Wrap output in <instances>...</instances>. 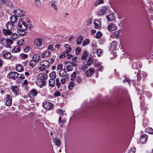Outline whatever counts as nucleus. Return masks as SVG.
I'll return each instance as SVG.
<instances>
[{
    "mask_svg": "<svg viewBox=\"0 0 153 153\" xmlns=\"http://www.w3.org/2000/svg\"><path fill=\"white\" fill-rule=\"evenodd\" d=\"M13 24L12 22H10L7 23V30L5 29L3 30V33L4 35H10L12 33L11 30L13 29Z\"/></svg>",
    "mask_w": 153,
    "mask_h": 153,
    "instance_id": "f257e3e1",
    "label": "nucleus"
},
{
    "mask_svg": "<svg viewBox=\"0 0 153 153\" xmlns=\"http://www.w3.org/2000/svg\"><path fill=\"white\" fill-rule=\"evenodd\" d=\"M13 43V41L9 39H4L1 41V43L3 46L6 48H9L10 46Z\"/></svg>",
    "mask_w": 153,
    "mask_h": 153,
    "instance_id": "f03ea898",
    "label": "nucleus"
},
{
    "mask_svg": "<svg viewBox=\"0 0 153 153\" xmlns=\"http://www.w3.org/2000/svg\"><path fill=\"white\" fill-rule=\"evenodd\" d=\"M18 28L23 29V30H27V25L25 22H24V20L22 19H20L19 22L18 23Z\"/></svg>",
    "mask_w": 153,
    "mask_h": 153,
    "instance_id": "7ed1b4c3",
    "label": "nucleus"
},
{
    "mask_svg": "<svg viewBox=\"0 0 153 153\" xmlns=\"http://www.w3.org/2000/svg\"><path fill=\"white\" fill-rule=\"evenodd\" d=\"M15 15L17 16L21 17L23 16L25 14V11L20 9H17L13 11Z\"/></svg>",
    "mask_w": 153,
    "mask_h": 153,
    "instance_id": "20e7f679",
    "label": "nucleus"
},
{
    "mask_svg": "<svg viewBox=\"0 0 153 153\" xmlns=\"http://www.w3.org/2000/svg\"><path fill=\"white\" fill-rule=\"evenodd\" d=\"M1 55L3 58L6 59H9L12 56L11 53L9 52H7L6 50L2 51L1 52Z\"/></svg>",
    "mask_w": 153,
    "mask_h": 153,
    "instance_id": "39448f33",
    "label": "nucleus"
},
{
    "mask_svg": "<svg viewBox=\"0 0 153 153\" xmlns=\"http://www.w3.org/2000/svg\"><path fill=\"white\" fill-rule=\"evenodd\" d=\"M43 107L47 110H50L51 109L53 106V105L47 101H44L42 103Z\"/></svg>",
    "mask_w": 153,
    "mask_h": 153,
    "instance_id": "423d86ee",
    "label": "nucleus"
},
{
    "mask_svg": "<svg viewBox=\"0 0 153 153\" xmlns=\"http://www.w3.org/2000/svg\"><path fill=\"white\" fill-rule=\"evenodd\" d=\"M19 74L16 72H10L7 75V77L9 78H12L15 80Z\"/></svg>",
    "mask_w": 153,
    "mask_h": 153,
    "instance_id": "0eeeda50",
    "label": "nucleus"
},
{
    "mask_svg": "<svg viewBox=\"0 0 153 153\" xmlns=\"http://www.w3.org/2000/svg\"><path fill=\"white\" fill-rule=\"evenodd\" d=\"M6 100L5 104L7 106H10L12 104V98L10 96L9 94H6L5 97Z\"/></svg>",
    "mask_w": 153,
    "mask_h": 153,
    "instance_id": "6e6552de",
    "label": "nucleus"
},
{
    "mask_svg": "<svg viewBox=\"0 0 153 153\" xmlns=\"http://www.w3.org/2000/svg\"><path fill=\"white\" fill-rule=\"evenodd\" d=\"M38 80L45 81L48 78V75L44 74H39L38 75Z\"/></svg>",
    "mask_w": 153,
    "mask_h": 153,
    "instance_id": "1a4fd4ad",
    "label": "nucleus"
},
{
    "mask_svg": "<svg viewBox=\"0 0 153 153\" xmlns=\"http://www.w3.org/2000/svg\"><path fill=\"white\" fill-rule=\"evenodd\" d=\"M142 66L141 63L140 61L137 62L133 64L132 67L134 69H138L140 68Z\"/></svg>",
    "mask_w": 153,
    "mask_h": 153,
    "instance_id": "9d476101",
    "label": "nucleus"
},
{
    "mask_svg": "<svg viewBox=\"0 0 153 153\" xmlns=\"http://www.w3.org/2000/svg\"><path fill=\"white\" fill-rule=\"evenodd\" d=\"M37 94V91L35 89H33L30 92L29 97L30 98H32L36 96Z\"/></svg>",
    "mask_w": 153,
    "mask_h": 153,
    "instance_id": "9b49d317",
    "label": "nucleus"
},
{
    "mask_svg": "<svg viewBox=\"0 0 153 153\" xmlns=\"http://www.w3.org/2000/svg\"><path fill=\"white\" fill-rule=\"evenodd\" d=\"M11 88L13 92L16 96L19 95V90L16 85L12 86Z\"/></svg>",
    "mask_w": 153,
    "mask_h": 153,
    "instance_id": "f8f14e48",
    "label": "nucleus"
},
{
    "mask_svg": "<svg viewBox=\"0 0 153 153\" xmlns=\"http://www.w3.org/2000/svg\"><path fill=\"white\" fill-rule=\"evenodd\" d=\"M94 73V69L92 68H90L86 71V74L87 77H91Z\"/></svg>",
    "mask_w": 153,
    "mask_h": 153,
    "instance_id": "ddd939ff",
    "label": "nucleus"
},
{
    "mask_svg": "<svg viewBox=\"0 0 153 153\" xmlns=\"http://www.w3.org/2000/svg\"><path fill=\"white\" fill-rule=\"evenodd\" d=\"M117 46V42L115 41L113 42L111 45L110 50L112 51H113L116 50Z\"/></svg>",
    "mask_w": 153,
    "mask_h": 153,
    "instance_id": "4468645a",
    "label": "nucleus"
},
{
    "mask_svg": "<svg viewBox=\"0 0 153 153\" xmlns=\"http://www.w3.org/2000/svg\"><path fill=\"white\" fill-rule=\"evenodd\" d=\"M107 10V9L106 7H102V8L100 10L97 12V14L98 16H99L102 15L103 14L105 13Z\"/></svg>",
    "mask_w": 153,
    "mask_h": 153,
    "instance_id": "2eb2a0df",
    "label": "nucleus"
},
{
    "mask_svg": "<svg viewBox=\"0 0 153 153\" xmlns=\"http://www.w3.org/2000/svg\"><path fill=\"white\" fill-rule=\"evenodd\" d=\"M33 61H35V62H38L40 59L41 58L40 55L38 54H34L32 57Z\"/></svg>",
    "mask_w": 153,
    "mask_h": 153,
    "instance_id": "dca6fc26",
    "label": "nucleus"
},
{
    "mask_svg": "<svg viewBox=\"0 0 153 153\" xmlns=\"http://www.w3.org/2000/svg\"><path fill=\"white\" fill-rule=\"evenodd\" d=\"M42 43V39L39 38L36 39L35 40L34 44L37 47H40Z\"/></svg>",
    "mask_w": 153,
    "mask_h": 153,
    "instance_id": "f3484780",
    "label": "nucleus"
},
{
    "mask_svg": "<svg viewBox=\"0 0 153 153\" xmlns=\"http://www.w3.org/2000/svg\"><path fill=\"white\" fill-rule=\"evenodd\" d=\"M36 83L41 88L44 86L46 84V82L45 81L40 80H38L36 82Z\"/></svg>",
    "mask_w": 153,
    "mask_h": 153,
    "instance_id": "a211bd4d",
    "label": "nucleus"
},
{
    "mask_svg": "<svg viewBox=\"0 0 153 153\" xmlns=\"http://www.w3.org/2000/svg\"><path fill=\"white\" fill-rule=\"evenodd\" d=\"M147 136L146 135L143 134L140 138V140L141 143H144L147 140Z\"/></svg>",
    "mask_w": 153,
    "mask_h": 153,
    "instance_id": "6ab92c4d",
    "label": "nucleus"
},
{
    "mask_svg": "<svg viewBox=\"0 0 153 153\" xmlns=\"http://www.w3.org/2000/svg\"><path fill=\"white\" fill-rule=\"evenodd\" d=\"M40 65L43 66L46 68H48L50 65V62L48 61H44L40 62Z\"/></svg>",
    "mask_w": 153,
    "mask_h": 153,
    "instance_id": "aec40b11",
    "label": "nucleus"
},
{
    "mask_svg": "<svg viewBox=\"0 0 153 153\" xmlns=\"http://www.w3.org/2000/svg\"><path fill=\"white\" fill-rule=\"evenodd\" d=\"M108 29L110 31H113L116 30L117 27L114 24H111L108 26Z\"/></svg>",
    "mask_w": 153,
    "mask_h": 153,
    "instance_id": "412c9836",
    "label": "nucleus"
},
{
    "mask_svg": "<svg viewBox=\"0 0 153 153\" xmlns=\"http://www.w3.org/2000/svg\"><path fill=\"white\" fill-rule=\"evenodd\" d=\"M16 70L17 71L21 72L24 70V68L21 65H17L16 67Z\"/></svg>",
    "mask_w": 153,
    "mask_h": 153,
    "instance_id": "4be33fe9",
    "label": "nucleus"
},
{
    "mask_svg": "<svg viewBox=\"0 0 153 153\" xmlns=\"http://www.w3.org/2000/svg\"><path fill=\"white\" fill-rule=\"evenodd\" d=\"M73 66L71 65H67L66 67V68L64 69V71L65 73L67 72L68 71H71L73 69Z\"/></svg>",
    "mask_w": 153,
    "mask_h": 153,
    "instance_id": "5701e85b",
    "label": "nucleus"
},
{
    "mask_svg": "<svg viewBox=\"0 0 153 153\" xmlns=\"http://www.w3.org/2000/svg\"><path fill=\"white\" fill-rule=\"evenodd\" d=\"M55 82L54 79H50L49 81V85L51 87L55 86Z\"/></svg>",
    "mask_w": 153,
    "mask_h": 153,
    "instance_id": "b1692460",
    "label": "nucleus"
},
{
    "mask_svg": "<svg viewBox=\"0 0 153 153\" xmlns=\"http://www.w3.org/2000/svg\"><path fill=\"white\" fill-rule=\"evenodd\" d=\"M25 31V30H23V29L19 28L17 30V32L20 36H23L26 34Z\"/></svg>",
    "mask_w": 153,
    "mask_h": 153,
    "instance_id": "393cba45",
    "label": "nucleus"
},
{
    "mask_svg": "<svg viewBox=\"0 0 153 153\" xmlns=\"http://www.w3.org/2000/svg\"><path fill=\"white\" fill-rule=\"evenodd\" d=\"M17 19V16H11L10 17V21L11 22H10L14 24L16 22Z\"/></svg>",
    "mask_w": 153,
    "mask_h": 153,
    "instance_id": "a878e982",
    "label": "nucleus"
},
{
    "mask_svg": "<svg viewBox=\"0 0 153 153\" xmlns=\"http://www.w3.org/2000/svg\"><path fill=\"white\" fill-rule=\"evenodd\" d=\"M93 51L94 53H96L97 49V46L96 43H93L92 45Z\"/></svg>",
    "mask_w": 153,
    "mask_h": 153,
    "instance_id": "bb28decb",
    "label": "nucleus"
},
{
    "mask_svg": "<svg viewBox=\"0 0 153 153\" xmlns=\"http://www.w3.org/2000/svg\"><path fill=\"white\" fill-rule=\"evenodd\" d=\"M50 79H55L56 78V73L55 71H52L49 74Z\"/></svg>",
    "mask_w": 153,
    "mask_h": 153,
    "instance_id": "cd10ccee",
    "label": "nucleus"
},
{
    "mask_svg": "<svg viewBox=\"0 0 153 153\" xmlns=\"http://www.w3.org/2000/svg\"><path fill=\"white\" fill-rule=\"evenodd\" d=\"M83 39V37L82 36H79L77 39L76 44L78 45H79L82 43Z\"/></svg>",
    "mask_w": 153,
    "mask_h": 153,
    "instance_id": "c85d7f7f",
    "label": "nucleus"
},
{
    "mask_svg": "<svg viewBox=\"0 0 153 153\" xmlns=\"http://www.w3.org/2000/svg\"><path fill=\"white\" fill-rule=\"evenodd\" d=\"M37 63L35 62V61H33V60H32L30 61L29 63L30 66L33 68L36 66Z\"/></svg>",
    "mask_w": 153,
    "mask_h": 153,
    "instance_id": "c756f323",
    "label": "nucleus"
},
{
    "mask_svg": "<svg viewBox=\"0 0 153 153\" xmlns=\"http://www.w3.org/2000/svg\"><path fill=\"white\" fill-rule=\"evenodd\" d=\"M10 35V38L11 39H16L17 37V35L16 33H12L10 35Z\"/></svg>",
    "mask_w": 153,
    "mask_h": 153,
    "instance_id": "7c9ffc66",
    "label": "nucleus"
},
{
    "mask_svg": "<svg viewBox=\"0 0 153 153\" xmlns=\"http://www.w3.org/2000/svg\"><path fill=\"white\" fill-rule=\"evenodd\" d=\"M106 17L107 18V19L108 21H111L113 20L114 19L113 15L112 14L109 15L108 16H106Z\"/></svg>",
    "mask_w": 153,
    "mask_h": 153,
    "instance_id": "2f4dec72",
    "label": "nucleus"
},
{
    "mask_svg": "<svg viewBox=\"0 0 153 153\" xmlns=\"http://www.w3.org/2000/svg\"><path fill=\"white\" fill-rule=\"evenodd\" d=\"M20 50V48L18 46H16L13 49L12 51V52L13 53H17Z\"/></svg>",
    "mask_w": 153,
    "mask_h": 153,
    "instance_id": "473e14b6",
    "label": "nucleus"
},
{
    "mask_svg": "<svg viewBox=\"0 0 153 153\" xmlns=\"http://www.w3.org/2000/svg\"><path fill=\"white\" fill-rule=\"evenodd\" d=\"M146 132L150 134H153V129L151 128H147L145 129Z\"/></svg>",
    "mask_w": 153,
    "mask_h": 153,
    "instance_id": "72a5a7b5",
    "label": "nucleus"
},
{
    "mask_svg": "<svg viewBox=\"0 0 153 153\" xmlns=\"http://www.w3.org/2000/svg\"><path fill=\"white\" fill-rule=\"evenodd\" d=\"M56 85L57 88H59L61 87V85L59 79L57 78L56 80Z\"/></svg>",
    "mask_w": 153,
    "mask_h": 153,
    "instance_id": "f704fd0d",
    "label": "nucleus"
},
{
    "mask_svg": "<svg viewBox=\"0 0 153 153\" xmlns=\"http://www.w3.org/2000/svg\"><path fill=\"white\" fill-rule=\"evenodd\" d=\"M62 64H60L58 65L57 66V70H60L59 72V75L60 76H62V75H61V72L62 71Z\"/></svg>",
    "mask_w": 153,
    "mask_h": 153,
    "instance_id": "c9c22d12",
    "label": "nucleus"
},
{
    "mask_svg": "<svg viewBox=\"0 0 153 153\" xmlns=\"http://www.w3.org/2000/svg\"><path fill=\"white\" fill-rule=\"evenodd\" d=\"M74 84L73 82H70L68 85V89L70 90H72L73 87L74 86Z\"/></svg>",
    "mask_w": 153,
    "mask_h": 153,
    "instance_id": "e433bc0d",
    "label": "nucleus"
},
{
    "mask_svg": "<svg viewBox=\"0 0 153 153\" xmlns=\"http://www.w3.org/2000/svg\"><path fill=\"white\" fill-rule=\"evenodd\" d=\"M88 54V53L86 51H84L82 56L81 59L85 60Z\"/></svg>",
    "mask_w": 153,
    "mask_h": 153,
    "instance_id": "4c0bfd02",
    "label": "nucleus"
},
{
    "mask_svg": "<svg viewBox=\"0 0 153 153\" xmlns=\"http://www.w3.org/2000/svg\"><path fill=\"white\" fill-rule=\"evenodd\" d=\"M28 85L27 81L26 79H25L22 83V86L23 87L26 88L27 86Z\"/></svg>",
    "mask_w": 153,
    "mask_h": 153,
    "instance_id": "58836bf2",
    "label": "nucleus"
},
{
    "mask_svg": "<svg viewBox=\"0 0 153 153\" xmlns=\"http://www.w3.org/2000/svg\"><path fill=\"white\" fill-rule=\"evenodd\" d=\"M54 142L56 145L57 146V147L60 146L61 144V141L59 140L56 139L55 140Z\"/></svg>",
    "mask_w": 153,
    "mask_h": 153,
    "instance_id": "ea45409f",
    "label": "nucleus"
},
{
    "mask_svg": "<svg viewBox=\"0 0 153 153\" xmlns=\"http://www.w3.org/2000/svg\"><path fill=\"white\" fill-rule=\"evenodd\" d=\"M89 40L88 39H86L83 42L82 45L83 46H85L89 44Z\"/></svg>",
    "mask_w": 153,
    "mask_h": 153,
    "instance_id": "a19ab883",
    "label": "nucleus"
},
{
    "mask_svg": "<svg viewBox=\"0 0 153 153\" xmlns=\"http://www.w3.org/2000/svg\"><path fill=\"white\" fill-rule=\"evenodd\" d=\"M61 119H62V117H61V116H60L59 117V124L60 126L61 127H62L63 126L64 123L65 122H63V121H61Z\"/></svg>",
    "mask_w": 153,
    "mask_h": 153,
    "instance_id": "79ce46f5",
    "label": "nucleus"
},
{
    "mask_svg": "<svg viewBox=\"0 0 153 153\" xmlns=\"http://www.w3.org/2000/svg\"><path fill=\"white\" fill-rule=\"evenodd\" d=\"M96 52L98 56L99 57L102 55V50L101 49H98L97 50Z\"/></svg>",
    "mask_w": 153,
    "mask_h": 153,
    "instance_id": "37998d69",
    "label": "nucleus"
},
{
    "mask_svg": "<svg viewBox=\"0 0 153 153\" xmlns=\"http://www.w3.org/2000/svg\"><path fill=\"white\" fill-rule=\"evenodd\" d=\"M24 40V39H21L19 40L17 43L20 46H21L23 45Z\"/></svg>",
    "mask_w": 153,
    "mask_h": 153,
    "instance_id": "c03bdc74",
    "label": "nucleus"
},
{
    "mask_svg": "<svg viewBox=\"0 0 153 153\" xmlns=\"http://www.w3.org/2000/svg\"><path fill=\"white\" fill-rule=\"evenodd\" d=\"M93 62V60L92 58H90L88 60L87 64L89 65L92 64Z\"/></svg>",
    "mask_w": 153,
    "mask_h": 153,
    "instance_id": "a18cd8bd",
    "label": "nucleus"
},
{
    "mask_svg": "<svg viewBox=\"0 0 153 153\" xmlns=\"http://www.w3.org/2000/svg\"><path fill=\"white\" fill-rule=\"evenodd\" d=\"M89 65L87 64L82 65L81 66V69L82 70L84 71L88 67Z\"/></svg>",
    "mask_w": 153,
    "mask_h": 153,
    "instance_id": "49530a36",
    "label": "nucleus"
},
{
    "mask_svg": "<svg viewBox=\"0 0 153 153\" xmlns=\"http://www.w3.org/2000/svg\"><path fill=\"white\" fill-rule=\"evenodd\" d=\"M102 36V33L100 31L98 32L96 34V37L97 39L100 38Z\"/></svg>",
    "mask_w": 153,
    "mask_h": 153,
    "instance_id": "de8ad7c7",
    "label": "nucleus"
},
{
    "mask_svg": "<svg viewBox=\"0 0 153 153\" xmlns=\"http://www.w3.org/2000/svg\"><path fill=\"white\" fill-rule=\"evenodd\" d=\"M140 74L141 73L139 71L137 74V80L138 81H139L141 79V77Z\"/></svg>",
    "mask_w": 153,
    "mask_h": 153,
    "instance_id": "09e8293b",
    "label": "nucleus"
},
{
    "mask_svg": "<svg viewBox=\"0 0 153 153\" xmlns=\"http://www.w3.org/2000/svg\"><path fill=\"white\" fill-rule=\"evenodd\" d=\"M71 79L72 80H74L75 79L76 77V73L75 72H74L71 75Z\"/></svg>",
    "mask_w": 153,
    "mask_h": 153,
    "instance_id": "8fccbe9b",
    "label": "nucleus"
},
{
    "mask_svg": "<svg viewBox=\"0 0 153 153\" xmlns=\"http://www.w3.org/2000/svg\"><path fill=\"white\" fill-rule=\"evenodd\" d=\"M44 53L45 57L46 58L50 56L51 52L50 51H47L45 52Z\"/></svg>",
    "mask_w": 153,
    "mask_h": 153,
    "instance_id": "3c124183",
    "label": "nucleus"
},
{
    "mask_svg": "<svg viewBox=\"0 0 153 153\" xmlns=\"http://www.w3.org/2000/svg\"><path fill=\"white\" fill-rule=\"evenodd\" d=\"M54 96L55 97H58L60 96L61 95V93L60 92L58 91H56L53 94Z\"/></svg>",
    "mask_w": 153,
    "mask_h": 153,
    "instance_id": "603ef678",
    "label": "nucleus"
},
{
    "mask_svg": "<svg viewBox=\"0 0 153 153\" xmlns=\"http://www.w3.org/2000/svg\"><path fill=\"white\" fill-rule=\"evenodd\" d=\"M92 19L91 18H90L87 21V26H89L92 23Z\"/></svg>",
    "mask_w": 153,
    "mask_h": 153,
    "instance_id": "864d4df0",
    "label": "nucleus"
},
{
    "mask_svg": "<svg viewBox=\"0 0 153 153\" xmlns=\"http://www.w3.org/2000/svg\"><path fill=\"white\" fill-rule=\"evenodd\" d=\"M35 3L36 5L39 6L40 5V2L39 0H35Z\"/></svg>",
    "mask_w": 153,
    "mask_h": 153,
    "instance_id": "5fc2aeb1",
    "label": "nucleus"
},
{
    "mask_svg": "<svg viewBox=\"0 0 153 153\" xmlns=\"http://www.w3.org/2000/svg\"><path fill=\"white\" fill-rule=\"evenodd\" d=\"M81 51V49L79 48H76V54H79L80 52V51Z\"/></svg>",
    "mask_w": 153,
    "mask_h": 153,
    "instance_id": "6e6d98bb",
    "label": "nucleus"
},
{
    "mask_svg": "<svg viewBox=\"0 0 153 153\" xmlns=\"http://www.w3.org/2000/svg\"><path fill=\"white\" fill-rule=\"evenodd\" d=\"M76 80L78 83H80L81 82L82 79L80 77L78 76L76 77Z\"/></svg>",
    "mask_w": 153,
    "mask_h": 153,
    "instance_id": "4d7b16f0",
    "label": "nucleus"
},
{
    "mask_svg": "<svg viewBox=\"0 0 153 153\" xmlns=\"http://www.w3.org/2000/svg\"><path fill=\"white\" fill-rule=\"evenodd\" d=\"M20 56L23 59H25L27 58V55L24 54H21Z\"/></svg>",
    "mask_w": 153,
    "mask_h": 153,
    "instance_id": "13d9d810",
    "label": "nucleus"
},
{
    "mask_svg": "<svg viewBox=\"0 0 153 153\" xmlns=\"http://www.w3.org/2000/svg\"><path fill=\"white\" fill-rule=\"evenodd\" d=\"M52 6L55 10H57V7L55 3H52Z\"/></svg>",
    "mask_w": 153,
    "mask_h": 153,
    "instance_id": "bf43d9fd",
    "label": "nucleus"
},
{
    "mask_svg": "<svg viewBox=\"0 0 153 153\" xmlns=\"http://www.w3.org/2000/svg\"><path fill=\"white\" fill-rule=\"evenodd\" d=\"M71 48H66L65 52H66V54H67L69 52H71Z\"/></svg>",
    "mask_w": 153,
    "mask_h": 153,
    "instance_id": "052dcab7",
    "label": "nucleus"
},
{
    "mask_svg": "<svg viewBox=\"0 0 153 153\" xmlns=\"http://www.w3.org/2000/svg\"><path fill=\"white\" fill-rule=\"evenodd\" d=\"M136 149L134 148L131 149L129 151V153H135Z\"/></svg>",
    "mask_w": 153,
    "mask_h": 153,
    "instance_id": "680f3d73",
    "label": "nucleus"
},
{
    "mask_svg": "<svg viewBox=\"0 0 153 153\" xmlns=\"http://www.w3.org/2000/svg\"><path fill=\"white\" fill-rule=\"evenodd\" d=\"M95 26V28L96 29L99 28L100 27L99 25L96 22H94Z\"/></svg>",
    "mask_w": 153,
    "mask_h": 153,
    "instance_id": "e2e57ef3",
    "label": "nucleus"
},
{
    "mask_svg": "<svg viewBox=\"0 0 153 153\" xmlns=\"http://www.w3.org/2000/svg\"><path fill=\"white\" fill-rule=\"evenodd\" d=\"M65 54H66V52H63L62 54L61 55V56H60V58H65Z\"/></svg>",
    "mask_w": 153,
    "mask_h": 153,
    "instance_id": "0e129e2a",
    "label": "nucleus"
},
{
    "mask_svg": "<svg viewBox=\"0 0 153 153\" xmlns=\"http://www.w3.org/2000/svg\"><path fill=\"white\" fill-rule=\"evenodd\" d=\"M61 82L62 84H64L66 82L65 78H62L61 79Z\"/></svg>",
    "mask_w": 153,
    "mask_h": 153,
    "instance_id": "69168bd1",
    "label": "nucleus"
},
{
    "mask_svg": "<svg viewBox=\"0 0 153 153\" xmlns=\"http://www.w3.org/2000/svg\"><path fill=\"white\" fill-rule=\"evenodd\" d=\"M27 28L28 27L29 28H33V26H32V24H27Z\"/></svg>",
    "mask_w": 153,
    "mask_h": 153,
    "instance_id": "338daca9",
    "label": "nucleus"
},
{
    "mask_svg": "<svg viewBox=\"0 0 153 153\" xmlns=\"http://www.w3.org/2000/svg\"><path fill=\"white\" fill-rule=\"evenodd\" d=\"M48 49L51 51H53L54 50L53 47L52 45H51L49 47H48Z\"/></svg>",
    "mask_w": 153,
    "mask_h": 153,
    "instance_id": "774afa93",
    "label": "nucleus"
}]
</instances>
